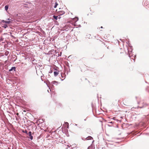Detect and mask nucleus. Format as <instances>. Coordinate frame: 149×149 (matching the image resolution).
I'll use <instances>...</instances> for the list:
<instances>
[{"mask_svg":"<svg viewBox=\"0 0 149 149\" xmlns=\"http://www.w3.org/2000/svg\"><path fill=\"white\" fill-rule=\"evenodd\" d=\"M101 28H103V27H102V26H101Z\"/></svg>","mask_w":149,"mask_h":149,"instance_id":"nucleus-20","label":"nucleus"},{"mask_svg":"<svg viewBox=\"0 0 149 149\" xmlns=\"http://www.w3.org/2000/svg\"><path fill=\"white\" fill-rule=\"evenodd\" d=\"M58 18L59 19L61 18V17L59 16Z\"/></svg>","mask_w":149,"mask_h":149,"instance_id":"nucleus-19","label":"nucleus"},{"mask_svg":"<svg viewBox=\"0 0 149 149\" xmlns=\"http://www.w3.org/2000/svg\"><path fill=\"white\" fill-rule=\"evenodd\" d=\"M86 139L87 140H91L92 139H93V138L91 136H89L88 137H87L86 138Z\"/></svg>","mask_w":149,"mask_h":149,"instance_id":"nucleus-6","label":"nucleus"},{"mask_svg":"<svg viewBox=\"0 0 149 149\" xmlns=\"http://www.w3.org/2000/svg\"><path fill=\"white\" fill-rule=\"evenodd\" d=\"M8 19V20H10V19Z\"/></svg>","mask_w":149,"mask_h":149,"instance_id":"nucleus-24","label":"nucleus"},{"mask_svg":"<svg viewBox=\"0 0 149 149\" xmlns=\"http://www.w3.org/2000/svg\"><path fill=\"white\" fill-rule=\"evenodd\" d=\"M29 138L31 140H32L33 139V136H32V135H31V136H29Z\"/></svg>","mask_w":149,"mask_h":149,"instance_id":"nucleus-11","label":"nucleus"},{"mask_svg":"<svg viewBox=\"0 0 149 149\" xmlns=\"http://www.w3.org/2000/svg\"><path fill=\"white\" fill-rule=\"evenodd\" d=\"M82 70H83L82 69H81V71H82Z\"/></svg>","mask_w":149,"mask_h":149,"instance_id":"nucleus-21","label":"nucleus"},{"mask_svg":"<svg viewBox=\"0 0 149 149\" xmlns=\"http://www.w3.org/2000/svg\"><path fill=\"white\" fill-rule=\"evenodd\" d=\"M67 146L69 147H70V146H71V145H68Z\"/></svg>","mask_w":149,"mask_h":149,"instance_id":"nucleus-16","label":"nucleus"},{"mask_svg":"<svg viewBox=\"0 0 149 149\" xmlns=\"http://www.w3.org/2000/svg\"><path fill=\"white\" fill-rule=\"evenodd\" d=\"M75 126H77V125L76 124H75Z\"/></svg>","mask_w":149,"mask_h":149,"instance_id":"nucleus-23","label":"nucleus"},{"mask_svg":"<svg viewBox=\"0 0 149 149\" xmlns=\"http://www.w3.org/2000/svg\"><path fill=\"white\" fill-rule=\"evenodd\" d=\"M52 83L53 84L57 85L58 84V82L55 81H53L52 82Z\"/></svg>","mask_w":149,"mask_h":149,"instance_id":"nucleus-7","label":"nucleus"},{"mask_svg":"<svg viewBox=\"0 0 149 149\" xmlns=\"http://www.w3.org/2000/svg\"><path fill=\"white\" fill-rule=\"evenodd\" d=\"M61 76L62 77H63V76H62V75H61Z\"/></svg>","mask_w":149,"mask_h":149,"instance_id":"nucleus-27","label":"nucleus"},{"mask_svg":"<svg viewBox=\"0 0 149 149\" xmlns=\"http://www.w3.org/2000/svg\"><path fill=\"white\" fill-rule=\"evenodd\" d=\"M113 119L114 120H115V117H113Z\"/></svg>","mask_w":149,"mask_h":149,"instance_id":"nucleus-17","label":"nucleus"},{"mask_svg":"<svg viewBox=\"0 0 149 149\" xmlns=\"http://www.w3.org/2000/svg\"><path fill=\"white\" fill-rule=\"evenodd\" d=\"M5 10L6 11H7L8 9V5H6L5 6Z\"/></svg>","mask_w":149,"mask_h":149,"instance_id":"nucleus-9","label":"nucleus"},{"mask_svg":"<svg viewBox=\"0 0 149 149\" xmlns=\"http://www.w3.org/2000/svg\"><path fill=\"white\" fill-rule=\"evenodd\" d=\"M23 132L24 133H25L26 134H27V131L26 130H25L24 131H23Z\"/></svg>","mask_w":149,"mask_h":149,"instance_id":"nucleus-15","label":"nucleus"},{"mask_svg":"<svg viewBox=\"0 0 149 149\" xmlns=\"http://www.w3.org/2000/svg\"><path fill=\"white\" fill-rule=\"evenodd\" d=\"M109 123H113V122H109Z\"/></svg>","mask_w":149,"mask_h":149,"instance_id":"nucleus-18","label":"nucleus"},{"mask_svg":"<svg viewBox=\"0 0 149 149\" xmlns=\"http://www.w3.org/2000/svg\"><path fill=\"white\" fill-rule=\"evenodd\" d=\"M61 76L62 77H63V76H62V75H61Z\"/></svg>","mask_w":149,"mask_h":149,"instance_id":"nucleus-28","label":"nucleus"},{"mask_svg":"<svg viewBox=\"0 0 149 149\" xmlns=\"http://www.w3.org/2000/svg\"><path fill=\"white\" fill-rule=\"evenodd\" d=\"M16 68L15 67H13L10 70H9V71H10L13 70L14 71H15Z\"/></svg>","mask_w":149,"mask_h":149,"instance_id":"nucleus-5","label":"nucleus"},{"mask_svg":"<svg viewBox=\"0 0 149 149\" xmlns=\"http://www.w3.org/2000/svg\"><path fill=\"white\" fill-rule=\"evenodd\" d=\"M148 1H146L144 3V5L146 6L148 5Z\"/></svg>","mask_w":149,"mask_h":149,"instance_id":"nucleus-8","label":"nucleus"},{"mask_svg":"<svg viewBox=\"0 0 149 149\" xmlns=\"http://www.w3.org/2000/svg\"><path fill=\"white\" fill-rule=\"evenodd\" d=\"M61 76L62 77H63V76H62V75H61Z\"/></svg>","mask_w":149,"mask_h":149,"instance_id":"nucleus-26","label":"nucleus"},{"mask_svg":"<svg viewBox=\"0 0 149 149\" xmlns=\"http://www.w3.org/2000/svg\"><path fill=\"white\" fill-rule=\"evenodd\" d=\"M66 123L68 124V123L67 122Z\"/></svg>","mask_w":149,"mask_h":149,"instance_id":"nucleus-25","label":"nucleus"},{"mask_svg":"<svg viewBox=\"0 0 149 149\" xmlns=\"http://www.w3.org/2000/svg\"><path fill=\"white\" fill-rule=\"evenodd\" d=\"M2 27L5 29H6L8 27V26L6 24H4V26H2Z\"/></svg>","mask_w":149,"mask_h":149,"instance_id":"nucleus-10","label":"nucleus"},{"mask_svg":"<svg viewBox=\"0 0 149 149\" xmlns=\"http://www.w3.org/2000/svg\"><path fill=\"white\" fill-rule=\"evenodd\" d=\"M18 114H19L18 113H17V115H18Z\"/></svg>","mask_w":149,"mask_h":149,"instance_id":"nucleus-22","label":"nucleus"},{"mask_svg":"<svg viewBox=\"0 0 149 149\" xmlns=\"http://www.w3.org/2000/svg\"><path fill=\"white\" fill-rule=\"evenodd\" d=\"M58 16H55V15L53 16V17L56 20L57 19Z\"/></svg>","mask_w":149,"mask_h":149,"instance_id":"nucleus-12","label":"nucleus"},{"mask_svg":"<svg viewBox=\"0 0 149 149\" xmlns=\"http://www.w3.org/2000/svg\"><path fill=\"white\" fill-rule=\"evenodd\" d=\"M29 136H31V131H29L28 134Z\"/></svg>","mask_w":149,"mask_h":149,"instance_id":"nucleus-14","label":"nucleus"},{"mask_svg":"<svg viewBox=\"0 0 149 149\" xmlns=\"http://www.w3.org/2000/svg\"><path fill=\"white\" fill-rule=\"evenodd\" d=\"M1 22H3V23H7V24H9L11 23H12V21H6L4 20H1Z\"/></svg>","mask_w":149,"mask_h":149,"instance_id":"nucleus-2","label":"nucleus"},{"mask_svg":"<svg viewBox=\"0 0 149 149\" xmlns=\"http://www.w3.org/2000/svg\"><path fill=\"white\" fill-rule=\"evenodd\" d=\"M59 71H57V70L54 71V76H57L59 74Z\"/></svg>","mask_w":149,"mask_h":149,"instance_id":"nucleus-4","label":"nucleus"},{"mask_svg":"<svg viewBox=\"0 0 149 149\" xmlns=\"http://www.w3.org/2000/svg\"><path fill=\"white\" fill-rule=\"evenodd\" d=\"M138 104H139V107L140 108H142L143 107H149L148 109H149V105L143 101H140L138 103Z\"/></svg>","mask_w":149,"mask_h":149,"instance_id":"nucleus-1","label":"nucleus"},{"mask_svg":"<svg viewBox=\"0 0 149 149\" xmlns=\"http://www.w3.org/2000/svg\"><path fill=\"white\" fill-rule=\"evenodd\" d=\"M55 5L54 6V8H56L57 6L58 5V4L57 3V2L55 3Z\"/></svg>","mask_w":149,"mask_h":149,"instance_id":"nucleus-13","label":"nucleus"},{"mask_svg":"<svg viewBox=\"0 0 149 149\" xmlns=\"http://www.w3.org/2000/svg\"><path fill=\"white\" fill-rule=\"evenodd\" d=\"M65 13V12L64 11L61 10L58 11V14L59 15H61L64 14Z\"/></svg>","mask_w":149,"mask_h":149,"instance_id":"nucleus-3","label":"nucleus"}]
</instances>
